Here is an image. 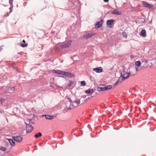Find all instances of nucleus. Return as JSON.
<instances>
[{
	"instance_id": "30",
	"label": "nucleus",
	"mask_w": 156,
	"mask_h": 156,
	"mask_svg": "<svg viewBox=\"0 0 156 156\" xmlns=\"http://www.w3.org/2000/svg\"><path fill=\"white\" fill-rule=\"evenodd\" d=\"M54 73L58 74H60V70H54Z\"/></svg>"
},
{
	"instance_id": "43",
	"label": "nucleus",
	"mask_w": 156,
	"mask_h": 156,
	"mask_svg": "<svg viewBox=\"0 0 156 156\" xmlns=\"http://www.w3.org/2000/svg\"><path fill=\"white\" fill-rule=\"evenodd\" d=\"M138 68L137 67V68L136 67V70H137V69H138Z\"/></svg>"
},
{
	"instance_id": "27",
	"label": "nucleus",
	"mask_w": 156,
	"mask_h": 156,
	"mask_svg": "<svg viewBox=\"0 0 156 156\" xmlns=\"http://www.w3.org/2000/svg\"><path fill=\"white\" fill-rule=\"evenodd\" d=\"M71 109H72V108L71 107H69L66 108L64 110L66 111V112L68 111V110H70Z\"/></svg>"
},
{
	"instance_id": "41",
	"label": "nucleus",
	"mask_w": 156,
	"mask_h": 156,
	"mask_svg": "<svg viewBox=\"0 0 156 156\" xmlns=\"http://www.w3.org/2000/svg\"><path fill=\"white\" fill-rule=\"evenodd\" d=\"M29 122H32V120L31 119H30L29 120Z\"/></svg>"
},
{
	"instance_id": "13",
	"label": "nucleus",
	"mask_w": 156,
	"mask_h": 156,
	"mask_svg": "<svg viewBox=\"0 0 156 156\" xmlns=\"http://www.w3.org/2000/svg\"><path fill=\"white\" fill-rule=\"evenodd\" d=\"M146 31L145 30L143 29L140 32V35L143 37H145L146 36Z\"/></svg>"
},
{
	"instance_id": "1",
	"label": "nucleus",
	"mask_w": 156,
	"mask_h": 156,
	"mask_svg": "<svg viewBox=\"0 0 156 156\" xmlns=\"http://www.w3.org/2000/svg\"><path fill=\"white\" fill-rule=\"evenodd\" d=\"M130 73L127 72L125 70H122L121 73V77L122 80H124L127 79L130 75Z\"/></svg>"
},
{
	"instance_id": "10",
	"label": "nucleus",
	"mask_w": 156,
	"mask_h": 156,
	"mask_svg": "<svg viewBox=\"0 0 156 156\" xmlns=\"http://www.w3.org/2000/svg\"><path fill=\"white\" fill-rule=\"evenodd\" d=\"M112 14H116L118 15H119L121 14V12H119L118 10H112L110 12Z\"/></svg>"
},
{
	"instance_id": "23",
	"label": "nucleus",
	"mask_w": 156,
	"mask_h": 156,
	"mask_svg": "<svg viewBox=\"0 0 156 156\" xmlns=\"http://www.w3.org/2000/svg\"><path fill=\"white\" fill-rule=\"evenodd\" d=\"M74 82L73 81H69V83L68 85L69 87H71L72 85L74 83Z\"/></svg>"
},
{
	"instance_id": "17",
	"label": "nucleus",
	"mask_w": 156,
	"mask_h": 156,
	"mask_svg": "<svg viewBox=\"0 0 156 156\" xmlns=\"http://www.w3.org/2000/svg\"><path fill=\"white\" fill-rule=\"evenodd\" d=\"M94 90L92 89H89L87 90H86L85 92L86 94H90L93 92Z\"/></svg>"
},
{
	"instance_id": "16",
	"label": "nucleus",
	"mask_w": 156,
	"mask_h": 156,
	"mask_svg": "<svg viewBox=\"0 0 156 156\" xmlns=\"http://www.w3.org/2000/svg\"><path fill=\"white\" fill-rule=\"evenodd\" d=\"M69 1L70 2H71L73 4L76 6V4L78 3V2L77 1V0H69Z\"/></svg>"
},
{
	"instance_id": "14",
	"label": "nucleus",
	"mask_w": 156,
	"mask_h": 156,
	"mask_svg": "<svg viewBox=\"0 0 156 156\" xmlns=\"http://www.w3.org/2000/svg\"><path fill=\"white\" fill-rule=\"evenodd\" d=\"M9 142L10 144L12 146H14L15 144V142L12 139H8Z\"/></svg>"
},
{
	"instance_id": "32",
	"label": "nucleus",
	"mask_w": 156,
	"mask_h": 156,
	"mask_svg": "<svg viewBox=\"0 0 156 156\" xmlns=\"http://www.w3.org/2000/svg\"><path fill=\"white\" fill-rule=\"evenodd\" d=\"M102 90H101V87H98L97 88V90L99 91H101Z\"/></svg>"
},
{
	"instance_id": "46",
	"label": "nucleus",
	"mask_w": 156,
	"mask_h": 156,
	"mask_svg": "<svg viewBox=\"0 0 156 156\" xmlns=\"http://www.w3.org/2000/svg\"><path fill=\"white\" fill-rule=\"evenodd\" d=\"M23 42H25V41L24 40H23Z\"/></svg>"
},
{
	"instance_id": "38",
	"label": "nucleus",
	"mask_w": 156,
	"mask_h": 156,
	"mask_svg": "<svg viewBox=\"0 0 156 156\" xmlns=\"http://www.w3.org/2000/svg\"><path fill=\"white\" fill-rule=\"evenodd\" d=\"M105 2H107L108 1V0H103Z\"/></svg>"
},
{
	"instance_id": "29",
	"label": "nucleus",
	"mask_w": 156,
	"mask_h": 156,
	"mask_svg": "<svg viewBox=\"0 0 156 156\" xmlns=\"http://www.w3.org/2000/svg\"><path fill=\"white\" fill-rule=\"evenodd\" d=\"M27 44H22L21 45V46L23 48L26 47L27 46Z\"/></svg>"
},
{
	"instance_id": "36",
	"label": "nucleus",
	"mask_w": 156,
	"mask_h": 156,
	"mask_svg": "<svg viewBox=\"0 0 156 156\" xmlns=\"http://www.w3.org/2000/svg\"><path fill=\"white\" fill-rule=\"evenodd\" d=\"M101 90H102V91L105 90L104 88V87H101Z\"/></svg>"
},
{
	"instance_id": "24",
	"label": "nucleus",
	"mask_w": 156,
	"mask_h": 156,
	"mask_svg": "<svg viewBox=\"0 0 156 156\" xmlns=\"http://www.w3.org/2000/svg\"><path fill=\"white\" fill-rule=\"evenodd\" d=\"M66 72L60 70V74H61L62 75L65 76V74H66Z\"/></svg>"
},
{
	"instance_id": "7",
	"label": "nucleus",
	"mask_w": 156,
	"mask_h": 156,
	"mask_svg": "<svg viewBox=\"0 0 156 156\" xmlns=\"http://www.w3.org/2000/svg\"><path fill=\"white\" fill-rule=\"evenodd\" d=\"M114 20L113 19H111L110 20H108L107 21V25L109 27H111V26L113 24H114L113 23Z\"/></svg>"
},
{
	"instance_id": "12",
	"label": "nucleus",
	"mask_w": 156,
	"mask_h": 156,
	"mask_svg": "<svg viewBox=\"0 0 156 156\" xmlns=\"http://www.w3.org/2000/svg\"><path fill=\"white\" fill-rule=\"evenodd\" d=\"M15 89L14 87H9L7 90V93H9L10 94L12 93L15 90Z\"/></svg>"
},
{
	"instance_id": "25",
	"label": "nucleus",
	"mask_w": 156,
	"mask_h": 156,
	"mask_svg": "<svg viewBox=\"0 0 156 156\" xmlns=\"http://www.w3.org/2000/svg\"><path fill=\"white\" fill-rule=\"evenodd\" d=\"M0 149L3 151H5L6 150V148L4 147H2Z\"/></svg>"
},
{
	"instance_id": "42",
	"label": "nucleus",
	"mask_w": 156,
	"mask_h": 156,
	"mask_svg": "<svg viewBox=\"0 0 156 156\" xmlns=\"http://www.w3.org/2000/svg\"><path fill=\"white\" fill-rule=\"evenodd\" d=\"M12 10H10L9 12V13H10L12 12Z\"/></svg>"
},
{
	"instance_id": "37",
	"label": "nucleus",
	"mask_w": 156,
	"mask_h": 156,
	"mask_svg": "<svg viewBox=\"0 0 156 156\" xmlns=\"http://www.w3.org/2000/svg\"><path fill=\"white\" fill-rule=\"evenodd\" d=\"M104 90H107V89L106 88V87H104Z\"/></svg>"
},
{
	"instance_id": "28",
	"label": "nucleus",
	"mask_w": 156,
	"mask_h": 156,
	"mask_svg": "<svg viewBox=\"0 0 156 156\" xmlns=\"http://www.w3.org/2000/svg\"><path fill=\"white\" fill-rule=\"evenodd\" d=\"M106 87V88H107V90H109V89H111L112 87V86L111 85H108Z\"/></svg>"
},
{
	"instance_id": "18",
	"label": "nucleus",
	"mask_w": 156,
	"mask_h": 156,
	"mask_svg": "<svg viewBox=\"0 0 156 156\" xmlns=\"http://www.w3.org/2000/svg\"><path fill=\"white\" fill-rule=\"evenodd\" d=\"M135 65L136 66H137V68H138L141 65V63L140 61H137L135 62Z\"/></svg>"
},
{
	"instance_id": "40",
	"label": "nucleus",
	"mask_w": 156,
	"mask_h": 156,
	"mask_svg": "<svg viewBox=\"0 0 156 156\" xmlns=\"http://www.w3.org/2000/svg\"><path fill=\"white\" fill-rule=\"evenodd\" d=\"M12 7H10V8H9V9L10 10H11L12 9Z\"/></svg>"
},
{
	"instance_id": "39",
	"label": "nucleus",
	"mask_w": 156,
	"mask_h": 156,
	"mask_svg": "<svg viewBox=\"0 0 156 156\" xmlns=\"http://www.w3.org/2000/svg\"><path fill=\"white\" fill-rule=\"evenodd\" d=\"M9 15V13H7L6 15H5V16H8Z\"/></svg>"
},
{
	"instance_id": "6",
	"label": "nucleus",
	"mask_w": 156,
	"mask_h": 156,
	"mask_svg": "<svg viewBox=\"0 0 156 156\" xmlns=\"http://www.w3.org/2000/svg\"><path fill=\"white\" fill-rule=\"evenodd\" d=\"M12 138L14 140L18 142H21L23 139L22 137L20 136H13Z\"/></svg>"
},
{
	"instance_id": "8",
	"label": "nucleus",
	"mask_w": 156,
	"mask_h": 156,
	"mask_svg": "<svg viewBox=\"0 0 156 156\" xmlns=\"http://www.w3.org/2000/svg\"><path fill=\"white\" fill-rule=\"evenodd\" d=\"M93 70L97 73H100L102 71V69L101 67L94 68L93 69Z\"/></svg>"
},
{
	"instance_id": "33",
	"label": "nucleus",
	"mask_w": 156,
	"mask_h": 156,
	"mask_svg": "<svg viewBox=\"0 0 156 156\" xmlns=\"http://www.w3.org/2000/svg\"><path fill=\"white\" fill-rule=\"evenodd\" d=\"M9 0V3L11 5V6L12 5V1L13 0Z\"/></svg>"
},
{
	"instance_id": "4",
	"label": "nucleus",
	"mask_w": 156,
	"mask_h": 156,
	"mask_svg": "<svg viewBox=\"0 0 156 156\" xmlns=\"http://www.w3.org/2000/svg\"><path fill=\"white\" fill-rule=\"evenodd\" d=\"M25 123L26 125V130L27 133L30 132L33 130V127L28 123H27L25 122Z\"/></svg>"
},
{
	"instance_id": "22",
	"label": "nucleus",
	"mask_w": 156,
	"mask_h": 156,
	"mask_svg": "<svg viewBox=\"0 0 156 156\" xmlns=\"http://www.w3.org/2000/svg\"><path fill=\"white\" fill-rule=\"evenodd\" d=\"M86 84V83L85 81H82L81 82V86H84Z\"/></svg>"
},
{
	"instance_id": "47",
	"label": "nucleus",
	"mask_w": 156,
	"mask_h": 156,
	"mask_svg": "<svg viewBox=\"0 0 156 156\" xmlns=\"http://www.w3.org/2000/svg\"><path fill=\"white\" fill-rule=\"evenodd\" d=\"M42 48H41V50H42Z\"/></svg>"
},
{
	"instance_id": "11",
	"label": "nucleus",
	"mask_w": 156,
	"mask_h": 156,
	"mask_svg": "<svg viewBox=\"0 0 156 156\" xmlns=\"http://www.w3.org/2000/svg\"><path fill=\"white\" fill-rule=\"evenodd\" d=\"M42 116H44L46 119L49 120L53 119L54 118L53 115H43Z\"/></svg>"
},
{
	"instance_id": "44",
	"label": "nucleus",
	"mask_w": 156,
	"mask_h": 156,
	"mask_svg": "<svg viewBox=\"0 0 156 156\" xmlns=\"http://www.w3.org/2000/svg\"><path fill=\"white\" fill-rule=\"evenodd\" d=\"M2 49V48L1 47H0V51H1Z\"/></svg>"
},
{
	"instance_id": "19",
	"label": "nucleus",
	"mask_w": 156,
	"mask_h": 156,
	"mask_svg": "<svg viewBox=\"0 0 156 156\" xmlns=\"http://www.w3.org/2000/svg\"><path fill=\"white\" fill-rule=\"evenodd\" d=\"M42 134L41 133L39 132L38 134H36L34 136L36 138H38L39 137H40L41 136Z\"/></svg>"
},
{
	"instance_id": "21",
	"label": "nucleus",
	"mask_w": 156,
	"mask_h": 156,
	"mask_svg": "<svg viewBox=\"0 0 156 156\" xmlns=\"http://www.w3.org/2000/svg\"><path fill=\"white\" fill-rule=\"evenodd\" d=\"M121 77L119 78V79H118V80H117V81L116 82L115 84H117L121 82V81L122 80L121 79Z\"/></svg>"
},
{
	"instance_id": "31",
	"label": "nucleus",
	"mask_w": 156,
	"mask_h": 156,
	"mask_svg": "<svg viewBox=\"0 0 156 156\" xmlns=\"http://www.w3.org/2000/svg\"><path fill=\"white\" fill-rule=\"evenodd\" d=\"M5 99H0V104H2L5 101Z\"/></svg>"
},
{
	"instance_id": "34",
	"label": "nucleus",
	"mask_w": 156,
	"mask_h": 156,
	"mask_svg": "<svg viewBox=\"0 0 156 156\" xmlns=\"http://www.w3.org/2000/svg\"><path fill=\"white\" fill-rule=\"evenodd\" d=\"M68 100L70 102V104L71 105V103H73L72 100L70 98H68Z\"/></svg>"
},
{
	"instance_id": "5",
	"label": "nucleus",
	"mask_w": 156,
	"mask_h": 156,
	"mask_svg": "<svg viewBox=\"0 0 156 156\" xmlns=\"http://www.w3.org/2000/svg\"><path fill=\"white\" fill-rule=\"evenodd\" d=\"M103 22L104 20L103 19H101L100 21L97 22L95 25V28L98 29L102 25Z\"/></svg>"
},
{
	"instance_id": "9",
	"label": "nucleus",
	"mask_w": 156,
	"mask_h": 156,
	"mask_svg": "<svg viewBox=\"0 0 156 156\" xmlns=\"http://www.w3.org/2000/svg\"><path fill=\"white\" fill-rule=\"evenodd\" d=\"M94 34L92 33H90L88 34H87L86 35H84L83 37V38L86 39H87L88 38L91 37L92 36H94Z\"/></svg>"
},
{
	"instance_id": "35",
	"label": "nucleus",
	"mask_w": 156,
	"mask_h": 156,
	"mask_svg": "<svg viewBox=\"0 0 156 156\" xmlns=\"http://www.w3.org/2000/svg\"><path fill=\"white\" fill-rule=\"evenodd\" d=\"M141 21L143 23H144L145 22V20L144 19L141 18Z\"/></svg>"
},
{
	"instance_id": "15",
	"label": "nucleus",
	"mask_w": 156,
	"mask_h": 156,
	"mask_svg": "<svg viewBox=\"0 0 156 156\" xmlns=\"http://www.w3.org/2000/svg\"><path fill=\"white\" fill-rule=\"evenodd\" d=\"M65 74V76L68 77H72L74 76L73 74H72L69 72H66Z\"/></svg>"
},
{
	"instance_id": "45",
	"label": "nucleus",
	"mask_w": 156,
	"mask_h": 156,
	"mask_svg": "<svg viewBox=\"0 0 156 156\" xmlns=\"http://www.w3.org/2000/svg\"><path fill=\"white\" fill-rule=\"evenodd\" d=\"M147 61H146V62H145V63H147Z\"/></svg>"
},
{
	"instance_id": "3",
	"label": "nucleus",
	"mask_w": 156,
	"mask_h": 156,
	"mask_svg": "<svg viewBox=\"0 0 156 156\" xmlns=\"http://www.w3.org/2000/svg\"><path fill=\"white\" fill-rule=\"evenodd\" d=\"M142 4L144 6L149 9H154V6L151 4H150L145 1L142 2Z\"/></svg>"
},
{
	"instance_id": "20",
	"label": "nucleus",
	"mask_w": 156,
	"mask_h": 156,
	"mask_svg": "<svg viewBox=\"0 0 156 156\" xmlns=\"http://www.w3.org/2000/svg\"><path fill=\"white\" fill-rule=\"evenodd\" d=\"M74 102L78 105L80 103V100L79 99L76 98V100L74 101Z\"/></svg>"
},
{
	"instance_id": "2",
	"label": "nucleus",
	"mask_w": 156,
	"mask_h": 156,
	"mask_svg": "<svg viewBox=\"0 0 156 156\" xmlns=\"http://www.w3.org/2000/svg\"><path fill=\"white\" fill-rule=\"evenodd\" d=\"M72 41L69 40L61 45V47L62 48H66L69 47L71 44Z\"/></svg>"
},
{
	"instance_id": "26",
	"label": "nucleus",
	"mask_w": 156,
	"mask_h": 156,
	"mask_svg": "<svg viewBox=\"0 0 156 156\" xmlns=\"http://www.w3.org/2000/svg\"><path fill=\"white\" fill-rule=\"evenodd\" d=\"M122 35L123 36V37L125 38H126L127 37V35L126 34V33L125 32H122Z\"/></svg>"
}]
</instances>
